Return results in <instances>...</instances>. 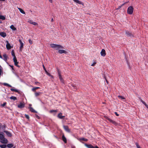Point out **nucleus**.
Masks as SVG:
<instances>
[{"label": "nucleus", "mask_w": 148, "mask_h": 148, "mask_svg": "<svg viewBox=\"0 0 148 148\" xmlns=\"http://www.w3.org/2000/svg\"><path fill=\"white\" fill-rule=\"evenodd\" d=\"M50 46L51 48H53L56 50H58L60 49H62L63 48V47L61 45L54 44H50Z\"/></svg>", "instance_id": "nucleus-1"}, {"label": "nucleus", "mask_w": 148, "mask_h": 148, "mask_svg": "<svg viewBox=\"0 0 148 148\" xmlns=\"http://www.w3.org/2000/svg\"><path fill=\"white\" fill-rule=\"evenodd\" d=\"M133 7L132 6H130L128 7L127 9V13L129 14H132L133 13Z\"/></svg>", "instance_id": "nucleus-2"}, {"label": "nucleus", "mask_w": 148, "mask_h": 148, "mask_svg": "<svg viewBox=\"0 0 148 148\" xmlns=\"http://www.w3.org/2000/svg\"><path fill=\"white\" fill-rule=\"evenodd\" d=\"M105 118L108 120L110 122L112 123L113 124L116 125L117 124V123L114 121L109 118V117L107 116H105Z\"/></svg>", "instance_id": "nucleus-3"}, {"label": "nucleus", "mask_w": 148, "mask_h": 148, "mask_svg": "<svg viewBox=\"0 0 148 148\" xmlns=\"http://www.w3.org/2000/svg\"><path fill=\"white\" fill-rule=\"evenodd\" d=\"M125 34L128 37H134L132 33L128 31H125Z\"/></svg>", "instance_id": "nucleus-4"}, {"label": "nucleus", "mask_w": 148, "mask_h": 148, "mask_svg": "<svg viewBox=\"0 0 148 148\" xmlns=\"http://www.w3.org/2000/svg\"><path fill=\"white\" fill-rule=\"evenodd\" d=\"M85 145L88 148H99L97 146L95 147H94L91 144L88 145L85 144Z\"/></svg>", "instance_id": "nucleus-5"}, {"label": "nucleus", "mask_w": 148, "mask_h": 148, "mask_svg": "<svg viewBox=\"0 0 148 148\" xmlns=\"http://www.w3.org/2000/svg\"><path fill=\"white\" fill-rule=\"evenodd\" d=\"M13 61L14 62V64L15 66L18 67H20V66L18 65V62H17L16 57H15L13 58Z\"/></svg>", "instance_id": "nucleus-6"}, {"label": "nucleus", "mask_w": 148, "mask_h": 148, "mask_svg": "<svg viewBox=\"0 0 148 148\" xmlns=\"http://www.w3.org/2000/svg\"><path fill=\"white\" fill-rule=\"evenodd\" d=\"M25 104L23 103L20 102V104L18 105V107L20 108H22L24 107Z\"/></svg>", "instance_id": "nucleus-7"}, {"label": "nucleus", "mask_w": 148, "mask_h": 148, "mask_svg": "<svg viewBox=\"0 0 148 148\" xmlns=\"http://www.w3.org/2000/svg\"><path fill=\"white\" fill-rule=\"evenodd\" d=\"M63 127L64 130L67 132H70V129H69L68 126L67 125H63Z\"/></svg>", "instance_id": "nucleus-8"}, {"label": "nucleus", "mask_w": 148, "mask_h": 148, "mask_svg": "<svg viewBox=\"0 0 148 148\" xmlns=\"http://www.w3.org/2000/svg\"><path fill=\"white\" fill-rule=\"evenodd\" d=\"M0 142L3 144H6L7 143L8 140L4 137L1 140H0Z\"/></svg>", "instance_id": "nucleus-9"}, {"label": "nucleus", "mask_w": 148, "mask_h": 148, "mask_svg": "<svg viewBox=\"0 0 148 148\" xmlns=\"http://www.w3.org/2000/svg\"><path fill=\"white\" fill-rule=\"evenodd\" d=\"M7 44L6 45V47L8 50H9L11 48V47L8 42V41H6Z\"/></svg>", "instance_id": "nucleus-10"}, {"label": "nucleus", "mask_w": 148, "mask_h": 148, "mask_svg": "<svg viewBox=\"0 0 148 148\" xmlns=\"http://www.w3.org/2000/svg\"><path fill=\"white\" fill-rule=\"evenodd\" d=\"M76 3H78L79 4H81L83 5H84V3L81 1H79L78 0H73Z\"/></svg>", "instance_id": "nucleus-11"}, {"label": "nucleus", "mask_w": 148, "mask_h": 148, "mask_svg": "<svg viewBox=\"0 0 148 148\" xmlns=\"http://www.w3.org/2000/svg\"><path fill=\"white\" fill-rule=\"evenodd\" d=\"M101 55L103 56H105L106 55V53L105 50L102 49L101 52Z\"/></svg>", "instance_id": "nucleus-12"}, {"label": "nucleus", "mask_w": 148, "mask_h": 148, "mask_svg": "<svg viewBox=\"0 0 148 148\" xmlns=\"http://www.w3.org/2000/svg\"><path fill=\"white\" fill-rule=\"evenodd\" d=\"M0 35L3 38L5 37L6 36V34L4 32H0Z\"/></svg>", "instance_id": "nucleus-13"}, {"label": "nucleus", "mask_w": 148, "mask_h": 148, "mask_svg": "<svg viewBox=\"0 0 148 148\" xmlns=\"http://www.w3.org/2000/svg\"><path fill=\"white\" fill-rule=\"evenodd\" d=\"M3 59L8 64L7 62V59L8 58V56L6 54H4L3 55Z\"/></svg>", "instance_id": "nucleus-14"}, {"label": "nucleus", "mask_w": 148, "mask_h": 148, "mask_svg": "<svg viewBox=\"0 0 148 148\" xmlns=\"http://www.w3.org/2000/svg\"><path fill=\"white\" fill-rule=\"evenodd\" d=\"M3 132L5 133L9 137H11L12 136V134L11 133L7 131H4Z\"/></svg>", "instance_id": "nucleus-15"}, {"label": "nucleus", "mask_w": 148, "mask_h": 148, "mask_svg": "<svg viewBox=\"0 0 148 148\" xmlns=\"http://www.w3.org/2000/svg\"><path fill=\"white\" fill-rule=\"evenodd\" d=\"M62 113H60L58 114V117L60 119H64L65 117V116H62Z\"/></svg>", "instance_id": "nucleus-16"}, {"label": "nucleus", "mask_w": 148, "mask_h": 148, "mask_svg": "<svg viewBox=\"0 0 148 148\" xmlns=\"http://www.w3.org/2000/svg\"><path fill=\"white\" fill-rule=\"evenodd\" d=\"M62 138L63 141L64 142V143H67L66 139L64 135H63L62 136Z\"/></svg>", "instance_id": "nucleus-17"}, {"label": "nucleus", "mask_w": 148, "mask_h": 148, "mask_svg": "<svg viewBox=\"0 0 148 148\" xmlns=\"http://www.w3.org/2000/svg\"><path fill=\"white\" fill-rule=\"evenodd\" d=\"M58 52L61 54L62 53H67L66 51L63 50H58Z\"/></svg>", "instance_id": "nucleus-18"}, {"label": "nucleus", "mask_w": 148, "mask_h": 148, "mask_svg": "<svg viewBox=\"0 0 148 148\" xmlns=\"http://www.w3.org/2000/svg\"><path fill=\"white\" fill-rule=\"evenodd\" d=\"M57 71H58V74L59 76V77L60 80L61 79H62V76H61V72L59 71V70H58Z\"/></svg>", "instance_id": "nucleus-19"}, {"label": "nucleus", "mask_w": 148, "mask_h": 148, "mask_svg": "<svg viewBox=\"0 0 148 148\" xmlns=\"http://www.w3.org/2000/svg\"><path fill=\"white\" fill-rule=\"evenodd\" d=\"M29 110L30 111H31L32 112H33L34 113H37V112L32 107H30L29 108Z\"/></svg>", "instance_id": "nucleus-20"}, {"label": "nucleus", "mask_w": 148, "mask_h": 148, "mask_svg": "<svg viewBox=\"0 0 148 148\" xmlns=\"http://www.w3.org/2000/svg\"><path fill=\"white\" fill-rule=\"evenodd\" d=\"M10 27L13 30L15 31L16 30V28L14 27L13 25H12Z\"/></svg>", "instance_id": "nucleus-21"}, {"label": "nucleus", "mask_w": 148, "mask_h": 148, "mask_svg": "<svg viewBox=\"0 0 148 148\" xmlns=\"http://www.w3.org/2000/svg\"><path fill=\"white\" fill-rule=\"evenodd\" d=\"M40 87H35L32 89V90L33 92H35L36 90L40 88Z\"/></svg>", "instance_id": "nucleus-22"}, {"label": "nucleus", "mask_w": 148, "mask_h": 148, "mask_svg": "<svg viewBox=\"0 0 148 148\" xmlns=\"http://www.w3.org/2000/svg\"><path fill=\"white\" fill-rule=\"evenodd\" d=\"M10 99H12L14 101H15L17 100V98L14 96H12L10 97Z\"/></svg>", "instance_id": "nucleus-23"}, {"label": "nucleus", "mask_w": 148, "mask_h": 148, "mask_svg": "<svg viewBox=\"0 0 148 148\" xmlns=\"http://www.w3.org/2000/svg\"><path fill=\"white\" fill-rule=\"evenodd\" d=\"M18 9L21 13L23 14H25V12L21 8H18Z\"/></svg>", "instance_id": "nucleus-24"}, {"label": "nucleus", "mask_w": 148, "mask_h": 148, "mask_svg": "<svg viewBox=\"0 0 148 148\" xmlns=\"http://www.w3.org/2000/svg\"><path fill=\"white\" fill-rule=\"evenodd\" d=\"M7 146L8 148H11L13 147V145L12 144H9L7 145Z\"/></svg>", "instance_id": "nucleus-25"}, {"label": "nucleus", "mask_w": 148, "mask_h": 148, "mask_svg": "<svg viewBox=\"0 0 148 148\" xmlns=\"http://www.w3.org/2000/svg\"><path fill=\"white\" fill-rule=\"evenodd\" d=\"M118 97L119 99H121V100L125 99V98L123 96H118Z\"/></svg>", "instance_id": "nucleus-26"}, {"label": "nucleus", "mask_w": 148, "mask_h": 148, "mask_svg": "<svg viewBox=\"0 0 148 148\" xmlns=\"http://www.w3.org/2000/svg\"><path fill=\"white\" fill-rule=\"evenodd\" d=\"M5 137L3 134L0 133V140H1L3 138Z\"/></svg>", "instance_id": "nucleus-27"}, {"label": "nucleus", "mask_w": 148, "mask_h": 148, "mask_svg": "<svg viewBox=\"0 0 148 148\" xmlns=\"http://www.w3.org/2000/svg\"><path fill=\"white\" fill-rule=\"evenodd\" d=\"M10 90L12 91H14V92H19L18 90L16 89H14L12 88L10 89Z\"/></svg>", "instance_id": "nucleus-28"}, {"label": "nucleus", "mask_w": 148, "mask_h": 148, "mask_svg": "<svg viewBox=\"0 0 148 148\" xmlns=\"http://www.w3.org/2000/svg\"><path fill=\"white\" fill-rule=\"evenodd\" d=\"M79 140H83L85 141H87L88 140V139L84 138H80L79 139Z\"/></svg>", "instance_id": "nucleus-29"}, {"label": "nucleus", "mask_w": 148, "mask_h": 148, "mask_svg": "<svg viewBox=\"0 0 148 148\" xmlns=\"http://www.w3.org/2000/svg\"><path fill=\"white\" fill-rule=\"evenodd\" d=\"M41 93V92H36L35 93V96H36V97H38V96H39L40 95V94Z\"/></svg>", "instance_id": "nucleus-30"}, {"label": "nucleus", "mask_w": 148, "mask_h": 148, "mask_svg": "<svg viewBox=\"0 0 148 148\" xmlns=\"http://www.w3.org/2000/svg\"><path fill=\"white\" fill-rule=\"evenodd\" d=\"M71 86H72V87L73 88V89L74 90H76L77 89V87L74 84H71Z\"/></svg>", "instance_id": "nucleus-31"}, {"label": "nucleus", "mask_w": 148, "mask_h": 148, "mask_svg": "<svg viewBox=\"0 0 148 148\" xmlns=\"http://www.w3.org/2000/svg\"><path fill=\"white\" fill-rule=\"evenodd\" d=\"M3 85L4 86H7L8 87H12V86L10 85L9 84H8V83H4L3 84Z\"/></svg>", "instance_id": "nucleus-32"}, {"label": "nucleus", "mask_w": 148, "mask_h": 148, "mask_svg": "<svg viewBox=\"0 0 148 148\" xmlns=\"http://www.w3.org/2000/svg\"><path fill=\"white\" fill-rule=\"evenodd\" d=\"M5 19V17L2 15H0V19L3 20H4Z\"/></svg>", "instance_id": "nucleus-33"}, {"label": "nucleus", "mask_w": 148, "mask_h": 148, "mask_svg": "<svg viewBox=\"0 0 148 148\" xmlns=\"http://www.w3.org/2000/svg\"><path fill=\"white\" fill-rule=\"evenodd\" d=\"M6 147L7 145H0V147L1 148H5Z\"/></svg>", "instance_id": "nucleus-34"}, {"label": "nucleus", "mask_w": 148, "mask_h": 148, "mask_svg": "<svg viewBox=\"0 0 148 148\" xmlns=\"http://www.w3.org/2000/svg\"><path fill=\"white\" fill-rule=\"evenodd\" d=\"M11 54L12 56H13V58H14L15 57H16L14 51H12Z\"/></svg>", "instance_id": "nucleus-35"}, {"label": "nucleus", "mask_w": 148, "mask_h": 148, "mask_svg": "<svg viewBox=\"0 0 148 148\" xmlns=\"http://www.w3.org/2000/svg\"><path fill=\"white\" fill-rule=\"evenodd\" d=\"M21 45L20 47V49L21 50V49L23 48V43L20 44Z\"/></svg>", "instance_id": "nucleus-36"}, {"label": "nucleus", "mask_w": 148, "mask_h": 148, "mask_svg": "<svg viewBox=\"0 0 148 148\" xmlns=\"http://www.w3.org/2000/svg\"><path fill=\"white\" fill-rule=\"evenodd\" d=\"M28 22L31 24H33V23L34 22L32 20H29L28 21Z\"/></svg>", "instance_id": "nucleus-37"}, {"label": "nucleus", "mask_w": 148, "mask_h": 148, "mask_svg": "<svg viewBox=\"0 0 148 148\" xmlns=\"http://www.w3.org/2000/svg\"><path fill=\"white\" fill-rule=\"evenodd\" d=\"M135 144L137 148H141L138 145V144L137 143H135Z\"/></svg>", "instance_id": "nucleus-38"}, {"label": "nucleus", "mask_w": 148, "mask_h": 148, "mask_svg": "<svg viewBox=\"0 0 148 148\" xmlns=\"http://www.w3.org/2000/svg\"><path fill=\"white\" fill-rule=\"evenodd\" d=\"M127 3V2H126L125 3H124L122 5H121L119 6L118 7V8H117V9L119 10V9H120L123 5L125 3Z\"/></svg>", "instance_id": "nucleus-39"}, {"label": "nucleus", "mask_w": 148, "mask_h": 148, "mask_svg": "<svg viewBox=\"0 0 148 148\" xmlns=\"http://www.w3.org/2000/svg\"><path fill=\"white\" fill-rule=\"evenodd\" d=\"M25 117L27 119H29V117L28 115L25 114Z\"/></svg>", "instance_id": "nucleus-40"}, {"label": "nucleus", "mask_w": 148, "mask_h": 148, "mask_svg": "<svg viewBox=\"0 0 148 148\" xmlns=\"http://www.w3.org/2000/svg\"><path fill=\"white\" fill-rule=\"evenodd\" d=\"M57 111L56 110H51L50 112H51V113H52L53 112H56Z\"/></svg>", "instance_id": "nucleus-41"}, {"label": "nucleus", "mask_w": 148, "mask_h": 148, "mask_svg": "<svg viewBox=\"0 0 148 148\" xmlns=\"http://www.w3.org/2000/svg\"><path fill=\"white\" fill-rule=\"evenodd\" d=\"M42 66H43V68L44 69V70L46 72H47V70L44 66V64H43L42 65Z\"/></svg>", "instance_id": "nucleus-42"}, {"label": "nucleus", "mask_w": 148, "mask_h": 148, "mask_svg": "<svg viewBox=\"0 0 148 148\" xmlns=\"http://www.w3.org/2000/svg\"><path fill=\"white\" fill-rule=\"evenodd\" d=\"M29 42L30 44H32V41L31 39L29 40Z\"/></svg>", "instance_id": "nucleus-43"}, {"label": "nucleus", "mask_w": 148, "mask_h": 148, "mask_svg": "<svg viewBox=\"0 0 148 148\" xmlns=\"http://www.w3.org/2000/svg\"><path fill=\"white\" fill-rule=\"evenodd\" d=\"M60 82L62 83H64V80L62 78L60 80Z\"/></svg>", "instance_id": "nucleus-44"}, {"label": "nucleus", "mask_w": 148, "mask_h": 148, "mask_svg": "<svg viewBox=\"0 0 148 148\" xmlns=\"http://www.w3.org/2000/svg\"><path fill=\"white\" fill-rule=\"evenodd\" d=\"M33 25H38V23L36 22H34L33 23Z\"/></svg>", "instance_id": "nucleus-45"}, {"label": "nucleus", "mask_w": 148, "mask_h": 148, "mask_svg": "<svg viewBox=\"0 0 148 148\" xmlns=\"http://www.w3.org/2000/svg\"><path fill=\"white\" fill-rule=\"evenodd\" d=\"M6 102L2 104L1 106L3 107H4L6 104Z\"/></svg>", "instance_id": "nucleus-46"}, {"label": "nucleus", "mask_w": 148, "mask_h": 148, "mask_svg": "<svg viewBox=\"0 0 148 148\" xmlns=\"http://www.w3.org/2000/svg\"><path fill=\"white\" fill-rule=\"evenodd\" d=\"M96 62H94L93 64H92L91 65V66H94L96 64Z\"/></svg>", "instance_id": "nucleus-47"}, {"label": "nucleus", "mask_w": 148, "mask_h": 148, "mask_svg": "<svg viewBox=\"0 0 148 148\" xmlns=\"http://www.w3.org/2000/svg\"><path fill=\"white\" fill-rule=\"evenodd\" d=\"M6 127V125H4L3 126V130H4L5 128Z\"/></svg>", "instance_id": "nucleus-48"}, {"label": "nucleus", "mask_w": 148, "mask_h": 148, "mask_svg": "<svg viewBox=\"0 0 148 148\" xmlns=\"http://www.w3.org/2000/svg\"><path fill=\"white\" fill-rule=\"evenodd\" d=\"M9 66L12 68V70H14V66H13L11 65H9Z\"/></svg>", "instance_id": "nucleus-49"}, {"label": "nucleus", "mask_w": 148, "mask_h": 148, "mask_svg": "<svg viewBox=\"0 0 148 148\" xmlns=\"http://www.w3.org/2000/svg\"><path fill=\"white\" fill-rule=\"evenodd\" d=\"M104 78L105 79L106 82L107 84H108L109 83V82L107 80V79L106 78V77H104Z\"/></svg>", "instance_id": "nucleus-50"}, {"label": "nucleus", "mask_w": 148, "mask_h": 148, "mask_svg": "<svg viewBox=\"0 0 148 148\" xmlns=\"http://www.w3.org/2000/svg\"><path fill=\"white\" fill-rule=\"evenodd\" d=\"M114 114L116 115V116H118L119 115V114H118L117 113V112H114Z\"/></svg>", "instance_id": "nucleus-51"}, {"label": "nucleus", "mask_w": 148, "mask_h": 148, "mask_svg": "<svg viewBox=\"0 0 148 148\" xmlns=\"http://www.w3.org/2000/svg\"><path fill=\"white\" fill-rule=\"evenodd\" d=\"M19 42L20 43V44H21V43H22V42L21 40V39H19Z\"/></svg>", "instance_id": "nucleus-52"}, {"label": "nucleus", "mask_w": 148, "mask_h": 148, "mask_svg": "<svg viewBox=\"0 0 148 148\" xmlns=\"http://www.w3.org/2000/svg\"><path fill=\"white\" fill-rule=\"evenodd\" d=\"M36 118H38V119H39L40 118V117L37 115H36Z\"/></svg>", "instance_id": "nucleus-53"}, {"label": "nucleus", "mask_w": 148, "mask_h": 148, "mask_svg": "<svg viewBox=\"0 0 148 148\" xmlns=\"http://www.w3.org/2000/svg\"><path fill=\"white\" fill-rule=\"evenodd\" d=\"M142 103L144 104V105H145V106L146 105H147L146 103H145V102H144V101H143V102H142Z\"/></svg>", "instance_id": "nucleus-54"}, {"label": "nucleus", "mask_w": 148, "mask_h": 148, "mask_svg": "<svg viewBox=\"0 0 148 148\" xmlns=\"http://www.w3.org/2000/svg\"><path fill=\"white\" fill-rule=\"evenodd\" d=\"M46 73H47V74L48 75H49V76H51V75H50V74L48 72H46Z\"/></svg>", "instance_id": "nucleus-55"}, {"label": "nucleus", "mask_w": 148, "mask_h": 148, "mask_svg": "<svg viewBox=\"0 0 148 148\" xmlns=\"http://www.w3.org/2000/svg\"><path fill=\"white\" fill-rule=\"evenodd\" d=\"M145 106L148 109V105L147 104L145 105Z\"/></svg>", "instance_id": "nucleus-56"}, {"label": "nucleus", "mask_w": 148, "mask_h": 148, "mask_svg": "<svg viewBox=\"0 0 148 148\" xmlns=\"http://www.w3.org/2000/svg\"><path fill=\"white\" fill-rule=\"evenodd\" d=\"M139 99H140L141 102L142 103V102H143V101L141 99L139 98Z\"/></svg>", "instance_id": "nucleus-57"}, {"label": "nucleus", "mask_w": 148, "mask_h": 148, "mask_svg": "<svg viewBox=\"0 0 148 148\" xmlns=\"http://www.w3.org/2000/svg\"><path fill=\"white\" fill-rule=\"evenodd\" d=\"M49 1L51 3H52V0H49Z\"/></svg>", "instance_id": "nucleus-58"}, {"label": "nucleus", "mask_w": 148, "mask_h": 148, "mask_svg": "<svg viewBox=\"0 0 148 148\" xmlns=\"http://www.w3.org/2000/svg\"><path fill=\"white\" fill-rule=\"evenodd\" d=\"M71 148H75V146H72L71 147Z\"/></svg>", "instance_id": "nucleus-59"}, {"label": "nucleus", "mask_w": 148, "mask_h": 148, "mask_svg": "<svg viewBox=\"0 0 148 148\" xmlns=\"http://www.w3.org/2000/svg\"><path fill=\"white\" fill-rule=\"evenodd\" d=\"M51 21L52 22H53V21H54L53 18H51Z\"/></svg>", "instance_id": "nucleus-60"}, {"label": "nucleus", "mask_w": 148, "mask_h": 148, "mask_svg": "<svg viewBox=\"0 0 148 148\" xmlns=\"http://www.w3.org/2000/svg\"><path fill=\"white\" fill-rule=\"evenodd\" d=\"M0 1H5V0H0Z\"/></svg>", "instance_id": "nucleus-61"}, {"label": "nucleus", "mask_w": 148, "mask_h": 148, "mask_svg": "<svg viewBox=\"0 0 148 148\" xmlns=\"http://www.w3.org/2000/svg\"><path fill=\"white\" fill-rule=\"evenodd\" d=\"M38 83V82H35V84H37V83Z\"/></svg>", "instance_id": "nucleus-62"}, {"label": "nucleus", "mask_w": 148, "mask_h": 148, "mask_svg": "<svg viewBox=\"0 0 148 148\" xmlns=\"http://www.w3.org/2000/svg\"><path fill=\"white\" fill-rule=\"evenodd\" d=\"M30 11L31 12H32V11H31V10H30Z\"/></svg>", "instance_id": "nucleus-63"}, {"label": "nucleus", "mask_w": 148, "mask_h": 148, "mask_svg": "<svg viewBox=\"0 0 148 148\" xmlns=\"http://www.w3.org/2000/svg\"><path fill=\"white\" fill-rule=\"evenodd\" d=\"M0 67H1V65H0Z\"/></svg>", "instance_id": "nucleus-64"}]
</instances>
